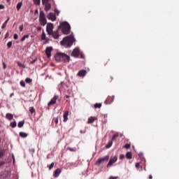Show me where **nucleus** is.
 Segmentation results:
<instances>
[{"label":"nucleus","mask_w":179,"mask_h":179,"mask_svg":"<svg viewBox=\"0 0 179 179\" xmlns=\"http://www.w3.org/2000/svg\"><path fill=\"white\" fill-rule=\"evenodd\" d=\"M60 43L64 47H72L75 43V38L72 36H67Z\"/></svg>","instance_id":"f257e3e1"},{"label":"nucleus","mask_w":179,"mask_h":179,"mask_svg":"<svg viewBox=\"0 0 179 179\" xmlns=\"http://www.w3.org/2000/svg\"><path fill=\"white\" fill-rule=\"evenodd\" d=\"M61 27L63 34H69L71 33V25L66 22H62L59 28Z\"/></svg>","instance_id":"f03ea898"},{"label":"nucleus","mask_w":179,"mask_h":179,"mask_svg":"<svg viewBox=\"0 0 179 179\" xmlns=\"http://www.w3.org/2000/svg\"><path fill=\"white\" fill-rule=\"evenodd\" d=\"M79 55L80 56V58H85V55H83V53L80 52L79 48H76L72 51L71 57H73L74 58H79Z\"/></svg>","instance_id":"7ed1b4c3"},{"label":"nucleus","mask_w":179,"mask_h":179,"mask_svg":"<svg viewBox=\"0 0 179 179\" xmlns=\"http://www.w3.org/2000/svg\"><path fill=\"white\" fill-rule=\"evenodd\" d=\"M39 22L41 26H45V24H47V19H45V13H44V11L40 12Z\"/></svg>","instance_id":"20e7f679"},{"label":"nucleus","mask_w":179,"mask_h":179,"mask_svg":"<svg viewBox=\"0 0 179 179\" xmlns=\"http://www.w3.org/2000/svg\"><path fill=\"white\" fill-rule=\"evenodd\" d=\"M109 159H110V156L106 155L104 157L98 159V160L96 162L95 164H96V166H100L101 164V163H103V162H108Z\"/></svg>","instance_id":"39448f33"},{"label":"nucleus","mask_w":179,"mask_h":179,"mask_svg":"<svg viewBox=\"0 0 179 179\" xmlns=\"http://www.w3.org/2000/svg\"><path fill=\"white\" fill-rule=\"evenodd\" d=\"M118 160V157L114 156L113 158H110L108 164L106 165V167H111L114 163H117V161Z\"/></svg>","instance_id":"423d86ee"},{"label":"nucleus","mask_w":179,"mask_h":179,"mask_svg":"<svg viewBox=\"0 0 179 179\" xmlns=\"http://www.w3.org/2000/svg\"><path fill=\"white\" fill-rule=\"evenodd\" d=\"M54 29V24L52 23H48V25L46 27V31L48 34H52V31Z\"/></svg>","instance_id":"0eeeda50"},{"label":"nucleus","mask_w":179,"mask_h":179,"mask_svg":"<svg viewBox=\"0 0 179 179\" xmlns=\"http://www.w3.org/2000/svg\"><path fill=\"white\" fill-rule=\"evenodd\" d=\"M63 57L64 53H57L55 56V58L57 62H62Z\"/></svg>","instance_id":"6e6552de"},{"label":"nucleus","mask_w":179,"mask_h":179,"mask_svg":"<svg viewBox=\"0 0 179 179\" xmlns=\"http://www.w3.org/2000/svg\"><path fill=\"white\" fill-rule=\"evenodd\" d=\"M57 99H59V96L58 95H55L51 100L48 103V106H52V104H55L57 103Z\"/></svg>","instance_id":"1a4fd4ad"},{"label":"nucleus","mask_w":179,"mask_h":179,"mask_svg":"<svg viewBox=\"0 0 179 179\" xmlns=\"http://www.w3.org/2000/svg\"><path fill=\"white\" fill-rule=\"evenodd\" d=\"M48 19L52 22H55V20H57V17L55 16V14L50 13L48 15Z\"/></svg>","instance_id":"9d476101"},{"label":"nucleus","mask_w":179,"mask_h":179,"mask_svg":"<svg viewBox=\"0 0 179 179\" xmlns=\"http://www.w3.org/2000/svg\"><path fill=\"white\" fill-rule=\"evenodd\" d=\"M114 101V96H109L105 101V104H111Z\"/></svg>","instance_id":"9b49d317"},{"label":"nucleus","mask_w":179,"mask_h":179,"mask_svg":"<svg viewBox=\"0 0 179 179\" xmlns=\"http://www.w3.org/2000/svg\"><path fill=\"white\" fill-rule=\"evenodd\" d=\"M49 36H52L53 38H55V40H57V38H59V34L58 32V30L56 31H52L51 34H49Z\"/></svg>","instance_id":"f8f14e48"},{"label":"nucleus","mask_w":179,"mask_h":179,"mask_svg":"<svg viewBox=\"0 0 179 179\" xmlns=\"http://www.w3.org/2000/svg\"><path fill=\"white\" fill-rule=\"evenodd\" d=\"M51 51H52V47H48L45 50V54L48 57V58H50L51 57Z\"/></svg>","instance_id":"ddd939ff"},{"label":"nucleus","mask_w":179,"mask_h":179,"mask_svg":"<svg viewBox=\"0 0 179 179\" xmlns=\"http://www.w3.org/2000/svg\"><path fill=\"white\" fill-rule=\"evenodd\" d=\"M62 170H61V169H57L55 171V172H54V177H55V178H58V177H59V174H61V173H62Z\"/></svg>","instance_id":"4468645a"},{"label":"nucleus","mask_w":179,"mask_h":179,"mask_svg":"<svg viewBox=\"0 0 179 179\" xmlns=\"http://www.w3.org/2000/svg\"><path fill=\"white\" fill-rule=\"evenodd\" d=\"M69 59H71V57L68 55L63 53L62 62H69Z\"/></svg>","instance_id":"2eb2a0df"},{"label":"nucleus","mask_w":179,"mask_h":179,"mask_svg":"<svg viewBox=\"0 0 179 179\" xmlns=\"http://www.w3.org/2000/svg\"><path fill=\"white\" fill-rule=\"evenodd\" d=\"M43 5H44V6H45V10L46 12H48V10H50V9H51V3H50V2L45 3Z\"/></svg>","instance_id":"dca6fc26"},{"label":"nucleus","mask_w":179,"mask_h":179,"mask_svg":"<svg viewBox=\"0 0 179 179\" xmlns=\"http://www.w3.org/2000/svg\"><path fill=\"white\" fill-rule=\"evenodd\" d=\"M68 115H69V111L66 110L63 115L64 122H66V121H68Z\"/></svg>","instance_id":"f3484780"},{"label":"nucleus","mask_w":179,"mask_h":179,"mask_svg":"<svg viewBox=\"0 0 179 179\" xmlns=\"http://www.w3.org/2000/svg\"><path fill=\"white\" fill-rule=\"evenodd\" d=\"M97 120L96 117H90L87 121V124H93L94 121Z\"/></svg>","instance_id":"a211bd4d"},{"label":"nucleus","mask_w":179,"mask_h":179,"mask_svg":"<svg viewBox=\"0 0 179 179\" xmlns=\"http://www.w3.org/2000/svg\"><path fill=\"white\" fill-rule=\"evenodd\" d=\"M41 40H45V43H48V41H50V38H48L45 36V32H44V31H43V33H42Z\"/></svg>","instance_id":"6ab92c4d"},{"label":"nucleus","mask_w":179,"mask_h":179,"mask_svg":"<svg viewBox=\"0 0 179 179\" xmlns=\"http://www.w3.org/2000/svg\"><path fill=\"white\" fill-rule=\"evenodd\" d=\"M6 118L9 121H12L13 120V115L12 113H6Z\"/></svg>","instance_id":"aec40b11"},{"label":"nucleus","mask_w":179,"mask_h":179,"mask_svg":"<svg viewBox=\"0 0 179 179\" xmlns=\"http://www.w3.org/2000/svg\"><path fill=\"white\" fill-rule=\"evenodd\" d=\"M78 76H80V77L85 76H86V71L85 70H80V71H78Z\"/></svg>","instance_id":"412c9836"},{"label":"nucleus","mask_w":179,"mask_h":179,"mask_svg":"<svg viewBox=\"0 0 179 179\" xmlns=\"http://www.w3.org/2000/svg\"><path fill=\"white\" fill-rule=\"evenodd\" d=\"M126 158L128 159V160H131V159H132V152H127L126 154Z\"/></svg>","instance_id":"4be33fe9"},{"label":"nucleus","mask_w":179,"mask_h":179,"mask_svg":"<svg viewBox=\"0 0 179 179\" xmlns=\"http://www.w3.org/2000/svg\"><path fill=\"white\" fill-rule=\"evenodd\" d=\"M19 135L21 138H27V133L21 131V132L19 133Z\"/></svg>","instance_id":"5701e85b"},{"label":"nucleus","mask_w":179,"mask_h":179,"mask_svg":"<svg viewBox=\"0 0 179 179\" xmlns=\"http://www.w3.org/2000/svg\"><path fill=\"white\" fill-rule=\"evenodd\" d=\"M23 6V3L22 2H20L17 4V10H20V8H22V6Z\"/></svg>","instance_id":"b1692460"},{"label":"nucleus","mask_w":179,"mask_h":179,"mask_svg":"<svg viewBox=\"0 0 179 179\" xmlns=\"http://www.w3.org/2000/svg\"><path fill=\"white\" fill-rule=\"evenodd\" d=\"M5 156V150H0V159Z\"/></svg>","instance_id":"393cba45"},{"label":"nucleus","mask_w":179,"mask_h":179,"mask_svg":"<svg viewBox=\"0 0 179 179\" xmlns=\"http://www.w3.org/2000/svg\"><path fill=\"white\" fill-rule=\"evenodd\" d=\"M8 22H9V17L3 22L1 29H5L6 27V24H8Z\"/></svg>","instance_id":"a878e982"},{"label":"nucleus","mask_w":179,"mask_h":179,"mask_svg":"<svg viewBox=\"0 0 179 179\" xmlns=\"http://www.w3.org/2000/svg\"><path fill=\"white\" fill-rule=\"evenodd\" d=\"M29 112L31 114H36V109H34V107H30Z\"/></svg>","instance_id":"bb28decb"},{"label":"nucleus","mask_w":179,"mask_h":179,"mask_svg":"<svg viewBox=\"0 0 179 179\" xmlns=\"http://www.w3.org/2000/svg\"><path fill=\"white\" fill-rule=\"evenodd\" d=\"M24 125V121H21L18 122L17 127L18 128H22Z\"/></svg>","instance_id":"cd10ccee"},{"label":"nucleus","mask_w":179,"mask_h":179,"mask_svg":"<svg viewBox=\"0 0 179 179\" xmlns=\"http://www.w3.org/2000/svg\"><path fill=\"white\" fill-rule=\"evenodd\" d=\"M17 64L20 68H26V66H24V64H22L20 62H17Z\"/></svg>","instance_id":"c85d7f7f"},{"label":"nucleus","mask_w":179,"mask_h":179,"mask_svg":"<svg viewBox=\"0 0 179 179\" xmlns=\"http://www.w3.org/2000/svg\"><path fill=\"white\" fill-rule=\"evenodd\" d=\"M94 108H101V103H95L94 105Z\"/></svg>","instance_id":"c756f323"},{"label":"nucleus","mask_w":179,"mask_h":179,"mask_svg":"<svg viewBox=\"0 0 179 179\" xmlns=\"http://www.w3.org/2000/svg\"><path fill=\"white\" fill-rule=\"evenodd\" d=\"M25 82H26V83H31L33 82V80L31 78H27L25 79Z\"/></svg>","instance_id":"7c9ffc66"},{"label":"nucleus","mask_w":179,"mask_h":179,"mask_svg":"<svg viewBox=\"0 0 179 179\" xmlns=\"http://www.w3.org/2000/svg\"><path fill=\"white\" fill-rule=\"evenodd\" d=\"M118 136H119L118 133L115 134L113 136V137H112V141H115L116 138H117Z\"/></svg>","instance_id":"2f4dec72"},{"label":"nucleus","mask_w":179,"mask_h":179,"mask_svg":"<svg viewBox=\"0 0 179 179\" xmlns=\"http://www.w3.org/2000/svg\"><path fill=\"white\" fill-rule=\"evenodd\" d=\"M26 38H29V35H24V36H22L20 41H22V42L24 41V40H26Z\"/></svg>","instance_id":"473e14b6"},{"label":"nucleus","mask_w":179,"mask_h":179,"mask_svg":"<svg viewBox=\"0 0 179 179\" xmlns=\"http://www.w3.org/2000/svg\"><path fill=\"white\" fill-rule=\"evenodd\" d=\"M11 128H16V122H13L10 124Z\"/></svg>","instance_id":"72a5a7b5"},{"label":"nucleus","mask_w":179,"mask_h":179,"mask_svg":"<svg viewBox=\"0 0 179 179\" xmlns=\"http://www.w3.org/2000/svg\"><path fill=\"white\" fill-rule=\"evenodd\" d=\"M110 146H113V141H110V142L107 144L106 148H107V149H110Z\"/></svg>","instance_id":"f704fd0d"},{"label":"nucleus","mask_w":179,"mask_h":179,"mask_svg":"<svg viewBox=\"0 0 179 179\" xmlns=\"http://www.w3.org/2000/svg\"><path fill=\"white\" fill-rule=\"evenodd\" d=\"M20 85L22 87H26V83H24V81L21 80L20 83Z\"/></svg>","instance_id":"c9c22d12"},{"label":"nucleus","mask_w":179,"mask_h":179,"mask_svg":"<svg viewBox=\"0 0 179 179\" xmlns=\"http://www.w3.org/2000/svg\"><path fill=\"white\" fill-rule=\"evenodd\" d=\"M52 122H55V124L57 125L58 124V117H54Z\"/></svg>","instance_id":"e433bc0d"},{"label":"nucleus","mask_w":179,"mask_h":179,"mask_svg":"<svg viewBox=\"0 0 179 179\" xmlns=\"http://www.w3.org/2000/svg\"><path fill=\"white\" fill-rule=\"evenodd\" d=\"M34 3L35 5H40L41 3V0H34Z\"/></svg>","instance_id":"4c0bfd02"},{"label":"nucleus","mask_w":179,"mask_h":179,"mask_svg":"<svg viewBox=\"0 0 179 179\" xmlns=\"http://www.w3.org/2000/svg\"><path fill=\"white\" fill-rule=\"evenodd\" d=\"M68 150H70V152H76V150L73 148L69 147Z\"/></svg>","instance_id":"58836bf2"},{"label":"nucleus","mask_w":179,"mask_h":179,"mask_svg":"<svg viewBox=\"0 0 179 179\" xmlns=\"http://www.w3.org/2000/svg\"><path fill=\"white\" fill-rule=\"evenodd\" d=\"M124 148L125 149H129V148H131V144L127 143V144L124 145Z\"/></svg>","instance_id":"ea45409f"},{"label":"nucleus","mask_w":179,"mask_h":179,"mask_svg":"<svg viewBox=\"0 0 179 179\" xmlns=\"http://www.w3.org/2000/svg\"><path fill=\"white\" fill-rule=\"evenodd\" d=\"M7 47H8V48H10V47H12V41H9L7 43Z\"/></svg>","instance_id":"a19ab883"},{"label":"nucleus","mask_w":179,"mask_h":179,"mask_svg":"<svg viewBox=\"0 0 179 179\" xmlns=\"http://www.w3.org/2000/svg\"><path fill=\"white\" fill-rule=\"evenodd\" d=\"M49 167V170H51L52 167H54V162H52L50 166H48Z\"/></svg>","instance_id":"79ce46f5"},{"label":"nucleus","mask_w":179,"mask_h":179,"mask_svg":"<svg viewBox=\"0 0 179 179\" xmlns=\"http://www.w3.org/2000/svg\"><path fill=\"white\" fill-rule=\"evenodd\" d=\"M13 38H14V40H17V38H19V36L17 34H15Z\"/></svg>","instance_id":"37998d69"},{"label":"nucleus","mask_w":179,"mask_h":179,"mask_svg":"<svg viewBox=\"0 0 179 179\" xmlns=\"http://www.w3.org/2000/svg\"><path fill=\"white\" fill-rule=\"evenodd\" d=\"M50 2V0H42V4L44 5V3H47Z\"/></svg>","instance_id":"c03bdc74"},{"label":"nucleus","mask_w":179,"mask_h":179,"mask_svg":"<svg viewBox=\"0 0 179 179\" xmlns=\"http://www.w3.org/2000/svg\"><path fill=\"white\" fill-rule=\"evenodd\" d=\"M124 158H125V155H124V154H122V155H120V160H122Z\"/></svg>","instance_id":"a18cd8bd"},{"label":"nucleus","mask_w":179,"mask_h":179,"mask_svg":"<svg viewBox=\"0 0 179 179\" xmlns=\"http://www.w3.org/2000/svg\"><path fill=\"white\" fill-rule=\"evenodd\" d=\"M112 80H113V77L111 76L108 77V82H112Z\"/></svg>","instance_id":"49530a36"},{"label":"nucleus","mask_w":179,"mask_h":179,"mask_svg":"<svg viewBox=\"0 0 179 179\" xmlns=\"http://www.w3.org/2000/svg\"><path fill=\"white\" fill-rule=\"evenodd\" d=\"M19 30H20V31H23V24H22L21 26H20Z\"/></svg>","instance_id":"de8ad7c7"},{"label":"nucleus","mask_w":179,"mask_h":179,"mask_svg":"<svg viewBox=\"0 0 179 179\" xmlns=\"http://www.w3.org/2000/svg\"><path fill=\"white\" fill-rule=\"evenodd\" d=\"M6 162L2 161V162H0V167H2V166H3V164H5Z\"/></svg>","instance_id":"09e8293b"},{"label":"nucleus","mask_w":179,"mask_h":179,"mask_svg":"<svg viewBox=\"0 0 179 179\" xmlns=\"http://www.w3.org/2000/svg\"><path fill=\"white\" fill-rule=\"evenodd\" d=\"M109 179H118V176H110Z\"/></svg>","instance_id":"8fccbe9b"},{"label":"nucleus","mask_w":179,"mask_h":179,"mask_svg":"<svg viewBox=\"0 0 179 179\" xmlns=\"http://www.w3.org/2000/svg\"><path fill=\"white\" fill-rule=\"evenodd\" d=\"M0 9H5V6L0 4Z\"/></svg>","instance_id":"3c124183"},{"label":"nucleus","mask_w":179,"mask_h":179,"mask_svg":"<svg viewBox=\"0 0 179 179\" xmlns=\"http://www.w3.org/2000/svg\"><path fill=\"white\" fill-rule=\"evenodd\" d=\"M3 69H5L6 68V64H5V62H3Z\"/></svg>","instance_id":"603ef678"},{"label":"nucleus","mask_w":179,"mask_h":179,"mask_svg":"<svg viewBox=\"0 0 179 179\" xmlns=\"http://www.w3.org/2000/svg\"><path fill=\"white\" fill-rule=\"evenodd\" d=\"M8 37H9V32H7V33L6 34L5 38H8Z\"/></svg>","instance_id":"864d4df0"},{"label":"nucleus","mask_w":179,"mask_h":179,"mask_svg":"<svg viewBox=\"0 0 179 179\" xmlns=\"http://www.w3.org/2000/svg\"><path fill=\"white\" fill-rule=\"evenodd\" d=\"M37 30H38V31H41V27H37Z\"/></svg>","instance_id":"5fc2aeb1"},{"label":"nucleus","mask_w":179,"mask_h":179,"mask_svg":"<svg viewBox=\"0 0 179 179\" xmlns=\"http://www.w3.org/2000/svg\"><path fill=\"white\" fill-rule=\"evenodd\" d=\"M12 157H13V163H15V155H13V154L12 155Z\"/></svg>","instance_id":"6e6d98bb"},{"label":"nucleus","mask_w":179,"mask_h":179,"mask_svg":"<svg viewBox=\"0 0 179 179\" xmlns=\"http://www.w3.org/2000/svg\"><path fill=\"white\" fill-rule=\"evenodd\" d=\"M140 165H141L140 163H137V164H136V167L138 168V167H139Z\"/></svg>","instance_id":"4d7b16f0"},{"label":"nucleus","mask_w":179,"mask_h":179,"mask_svg":"<svg viewBox=\"0 0 179 179\" xmlns=\"http://www.w3.org/2000/svg\"><path fill=\"white\" fill-rule=\"evenodd\" d=\"M36 61H37V59H34V60L31 62V64H34V62H36Z\"/></svg>","instance_id":"13d9d810"},{"label":"nucleus","mask_w":179,"mask_h":179,"mask_svg":"<svg viewBox=\"0 0 179 179\" xmlns=\"http://www.w3.org/2000/svg\"><path fill=\"white\" fill-rule=\"evenodd\" d=\"M149 178L150 179H153V176L152 175H150Z\"/></svg>","instance_id":"bf43d9fd"},{"label":"nucleus","mask_w":179,"mask_h":179,"mask_svg":"<svg viewBox=\"0 0 179 179\" xmlns=\"http://www.w3.org/2000/svg\"><path fill=\"white\" fill-rule=\"evenodd\" d=\"M55 13H57V15H58V13H59L58 10H55Z\"/></svg>","instance_id":"052dcab7"},{"label":"nucleus","mask_w":179,"mask_h":179,"mask_svg":"<svg viewBox=\"0 0 179 179\" xmlns=\"http://www.w3.org/2000/svg\"><path fill=\"white\" fill-rule=\"evenodd\" d=\"M69 95H66V99H69Z\"/></svg>","instance_id":"680f3d73"},{"label":"nucleus","mask_w":179,"mask_h":179,"mask_svg":"<svg viewBox=\"0 0 179 179\" xmlns=\"http://www.w3.org/2000/svg\"><path fill=\"white\" fill-rule=\"evenodd\" d=\"M13 96V93L10 94V97H12Z\"/></svg>","instance_id":"e2e57ef3"},{"label":"nucleus","mask_w":179,"mask_h":179,"mask_svg":"<svg viewBox=\"0 0 179 179\" xmlns=\"http://www.w3.org/2000/svg\"><path fill=\"white\" fill-rule=\"evenodd\" d=\"M36 13H38V10H36Z\"/></svg>","instance_id":"0e129e2a"},{"label":"nucleus","mask_w":179,"mask_h":179,"mask_svg":"<svg viewBox=\"0 0 179 179\" xmlns=\"http://www.w3.org/2000/svg\"><path fill=\"white\" fill-rule=\"evenodd\" d=\"M0 143H1V138H0Z\"/></svg>","instance_id":"69168bd1"},{"label":"nucleus","mask_w":179,"mask_h":179,"mask_svg":"<svg viewBox=\"0 0 179 179\" xmlns=\"http://www.w3.org/2000/svg\"><path fill=\"white\" fill-rule=\"evenodd\" d=\"M0 36H1V32H0Z\"/></svg>","instance_id":"338daca9"}]
</instances>
